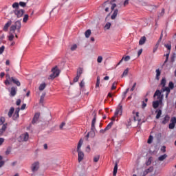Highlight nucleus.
I'll return each instance as SVG.
<instances>
[{"label":"nucleus","mask_w":176,"mask_h":176,"mask_svg":"<svg viewBox=\"0 0 176 176\" xmlns=\"http://www.w3.org/2000/svg\"><path fill=\"white\" fill-rule=\"evenodd\" d=\"M19 112H20V108H18V109H16V111H15L14 115H16V118H19Z\"/></svg>","instance_id":"13d9d810"},{"label":"nucleus","mask_w":176,"mask_h":176,"mask_svg":"<svg viewBox=\"0 0 176 176\" xmlns=\"http://www.w3.org/2000/svg\"><path fill=\"white\" fill-rule=\"evenodd\" d=\"M17 94V87H12L10 91V97H14Z\"/></svg>","instance_id":"9b49d317"},{"label":"nucleus","mask_w":176,"mask_h":176,"mask_svg":"<svg viewBox=\"0 0 176 176\" xmlns=\"http://www.w3.org/2000/svg\"><path fill=\"white\" fill-rule=\"evenodd\" d=\"M166 159H167V154H164L158 157L159 162H163Z\"/></svg>","instance_id":"bb28decb"},{"label":"nucleus","mask_w":176,"mask_h":176,"mask_svg":"<svg viewBox=\"0 0 176 176\" xmlns=\"http://www.w3.org/2000/svg\"><path fill=\"white\" fill-rule=\"evenodd\" d=\"M4 83L6 86H8V85L12 84V80H10V79L6 78V80L4 81Z\"/></svg>","instance_id":"79ce46f5"},{"label":"nucleus","mask_w":176,"mask_h":176,"mask_svg":"<svg viewBox=\"0 0 176 176\" xmlns=\"http://www.w3.org/2000/svg\"><path fill=\"white\" fill-rule=\"evenodd\" d=\"M63 126H65V122H62V123L60 124V125L59 126V129H60V130H63Z\"/></svg>","instance_id":"e2e57ef3"},{"label":"nucleus","mask_w":176,"mask_h":176,"mask_svg":"<svg viewBox=\"0 0 176 176\" xmlns=\"http://www.w3.org/2000/svg\"><path fill=\"white\" fill-rule=\"evenodd\" d=\"M116 174H118V163L115 164L113 175L116 176Z\"/></svg>","instance_id":"cd10ccee"},{"label":"nucleus","mask_w":176,"mask_h":176,"mask_svg":"<svg viewBox=\"0 0 176 176\" xmlns=\"http://www.w3.org/2000/svg\"><path fill=\"white\" fill-rule=\"evenodd\" d=\"M98 63H102V56H99L97 59Z\"/></svg>","instance_id":"4d7b16f0"},{"label":"nucleus","mask_w":176,"mask_h":176,"mask_svg":"<svg viewBox=\"0 0 176 176\" xmlns=\"http://www.w3.org/2000/svg\"><path fill=\"white\" fill-rule=\"evenodd\" d=\"M97 87H100V77H99V76H97V80H96V89H97Z\"/></svg>","instance_id":"e433bc0d"},{"label":"nucleus","mask_w":176,"mask_h":176,"mask_svg":"<svg viewBox=\"0 0 176 176\" xmlns=\"http://www.w3.org/2000/svg\"><path fill=\"white\" fill-rule=\"evenodd\" d=\"M118 13H119V10L118 9L114 10L113 13L111 16V20H115V19H116L118 16Z\"/></svg>","instance_id":"a211bd4d"},{"label":"nucleus","mask_w":176,"mask_h":176,"mask_svg":"<svg viewBox=\"0 0 176 176\" xmlns=\"http://www.w3.org/2000/svg\"><path fill=\"white\" fill-rule=\"evenodd\" d=\"M45 87H46V83H43L40 85L38 89L40 90V91H42L45 90Z\"/></svg>","instance_id":"7c9ffc66"},{"label":"nucleus","mask_w":176,"mask_h":176,"mask_svg":"<svg viewBox=\"0 0 176 176\" xmlns=\"http://www.w3.org/2000/svg\"><path fill=\"white\" fill-rule=\"evenodd\" d=\"M174 89V82L173 81H170L168 83V87L165 88H162V91H166L165 98H168V94L171 93V90Z\"/></svg>","instance_id":"39448f33"},{"label":"nucleus","mask_w":176,"mask_h":176,"mask_svg":"<svg viewBox=\"0 0 176 176\" xmlns=\"http://www.w3.org/2000/svg\"><path fill=\"white\" fill-rule=\"evenodd\" d=\"M170 53H171V52L166 51V54L164 55V57H166V60H164L162 67H164V65H166V64L167 63V61H168V57H170Z\"/></svg>","instance_id":"2eb2a0df"},{"label":"nucleus","mask_w":176,"mask_h":176,"mask_svg":"<svg viewBox=\"0 0 176 176\" xmlns=\"http://www.w3.org/2000/svg\"><path fill=\"white\" fill-rule=\"evenodd\" d=\"M83 144V140H82V139H80L78 143V146H77V151H81L80 148H82V145Z\"/></svg>","instance_id":"a878e982"},{"label":"nucleus","mask_w":176,"mask_h":176,"mask_svg":"<svg viewBox=\"0 0 176 176\" xmlns=\"http://www.w3.org/2000/svg\"><path fill=\"white\" fill-rule=\"evenodd\" d=\"M175 57H176V54L175 53H173L170 57V63H174V61H175Z\"/></svg>","instance_id":"4c0bfd02"},{"label":"nucleus","mask_w":176,"mask_h":176,"mask_svg":"<svg viewBox=\"0 0 176 176\" xmlns=\"http://www.w3.org/2000/svg\"><path fill=\"white\" fill-rule=\"evenodd\" d=\"M82 74H83V68L80 67V68L77 70V76H80Z\"/></svg>","instance_id":"2f4dec72"},{"label":"nucleus","mask_w":176,"mask_h":176,"mask_svg":"<svg viewBox=\"0 0 176 176\" xmlns=\"http://www.w3.org/2000/svg\"><path fill=\"white\" fill-rule=\"evenodd\" d=\"M127 75H129V68H126L122 73V78H123L124 76H127Z\"/></svg>","instance_id":"72a5a7b5"},{"label":"nucleus","mask_w":176,"mask_h":176,"mask_svg":"<svg viewBox=\"0 0 176 176\" xmlns=\"http://www.w3.org/2000/svg\"><path fill=\"white\" fill-rule=\"evenodd\" d=\"M127 5H129V0H125L124 1V6H127Z\"/></svg>","instance_id":"774afa93"},{"label":"nucleus","mask_w":176,"mask_h":176,"mask_svg":"<svg viewBox=\"0 0 176 176\" xmlns=\"http://www.w3.org/2000/svg\"><path fill=\"white\" fill-rule=\"evenodd\" d=\"M102 8H104L106 12H109V8H111V11H113L116 8V3H112L111 1H107L102 4Z\"/></svg>","instance_id":"20e7f679"},{"label":"nucleus","mask_w":176,"mask_h":176,"mask_svg":"<svg viewBox=\"0 0 176 176\" xmlns=\"http://www.w3.org/2000/svg\"><path fill=\"white\" fill-rule=\"evenodd\" d=\"M85 38H90V35H91V30L90 29L87 30L85 32Z\"/></svg>","instance_id":"c85d7f7f"},{"label":"nucleus","mask_w":176,"mask_h":176,"mask_svg":"<svg viewBox=\"0 0 176 176\" xmlns=\"http://www.w3.org/2000/svg\"><path fill=\"white\" fill-rule=\"evenodd\" d=\"M79 78H80V76H76L74 78V82L76 83V82H78V80H79Z\"/></svg>","instance_id":"5fc2aeb1"},{"label":"nucleus","mask_w":176,"mask_h":176,"mask_svg":"<svg viewBox=\"0 0 176 176\" xmlns=\"http://www.w3.org/2000/svg\"><path fill=\"white\" fill-rule=\"evenodd\" d=\"M112 126H113V122H111L108 124V125L105 127L106 130H109L111 129V127H112Z\"/></svg>","instance_id":"c9c22d12"},{"label":"nucleus","mask_w":176,"mask_h":176,"mask_svg":"<svg viewBox=\"0 0 176 176\" xmlns=\"http://www.w3.org/2000/svg\"><path fill=\"white\" fill-rule=\"evenodd\" d=\"M155 72H156L155 79L156 80H159V79H160V75L162 74V72H160V69H157L155 70Z\"/></svg>","instance_id":"4be33fe9"},{"label":"nucleus","mask_w":176,"mask_h":176,"mask_svg":"<svg viewBox=\"0 0 176 176\" xmlns=\"http://www.w3.org/2000/svg\"><path fill=\"white\" fill-rule=\"evenodd\" d=\"M152 141H153V136L152 135H150L149 136V138L148 139V144H152Z\"/></svg>","instance_id":"a18cd8bd"},{"label":"nucleus","mask_w":176,"mask_h":176,"mask_svg":"<svg viewBox=\"0 0 176 176\" xmlns=\"http://www.w3.org/2000/svg\"><path fill=\"white\" fill-rule=\"evenodd\" d=\"M160 99H159V100H157V101H154L153 102V107L156 109V108H159V105L160 104Z\"/></svg>","instance_id":"412c9836"},{"label":"nucleus","mask_w":176,"mask_h":176,"mask_svg":"<svg viewBox=\"0 0 176 176\" xmlns=\"http://www.w3.org/2000/svg\"><path fill=\"white\" fill-rule=\"evenodd\" d=\"M145 42H146V37H145V36H144L140 38V39L139 41V45H144Z\"/></svg>","instance_id":"aec40b11"},{"label":"nucleus","mask_w":176,"mask_h":176,"mask_svg":"<svg viewBox=\"0 0 176 176\" xmlns=\"http://www.w3.org/2000/svg\"><path fill=\"white\" fill-rule=\"evenodd\" d=\"M100 155H95V156L94 157V163L98 162V160H100Z\"/></svg>","instance_id":"473e14b6"},{"label":"nucleus","mask_w":176,"mask_h":176,"mask_svg":"<svg viewBox=\"0 0 176 176\" xmlns=\"http://www.w3.org/2000/svg\"><path fill=\"white\" fill-rule=\"evenodd\" d=\"M124 61H129L130 60V56H126L125 57H123Z\"/></svg>","instance_id":"680f3d73"},{"label":"nucleus","mask_w":176,"mask_h":176,"mask_svg":"<svg viewBox=\"0 0 176 176\" xmlns=\"http://www.w3.org/2000/svg\"><path fill=\"white\" fill-rule=\"evenodd\" d=\"M10 25H12V21H8L4 25L3 30V31H8V30H9V27H10Z\"/></svg>","instance_id":"f3484780"},{"label":"nucleus","mask_w":176,"mask_h":176,"mask_svg":"<svg viewBox=\"0 0 176 176\" xmlns=\"http://www.w3.org/2000/svg\"><path fill=\"white\" fill-rule=\"evenodd\" d=\"M126 95H127L126 92H123L122 95V100H124V98H126Z\"/></svg>","instance_id":"69168bd1"},{"label":"nucleus","mask_w":176,"mask_h":176,"mask_svg":"<svg viewBox=\"0 0 176 176\" xmlns=\"http://www.w3.org/2000/svg\"><path fill=\"white\" fill-rule=\"evenodd\" d=\"M13 112H14V107H11L8 113L9 118H12V116L13 115Z\"/></svg>","instance_id":"c756f323"},{"label":"nucleus","mask_w":176,"mask_h":176,"mask_svg":"<svg viewBox=\"0 0 176 176\" xmlns=\"http://www.w3.org/2000/svg\"><path fill=\"white\" fill-rule=\"evenodd\" d=\"M3 123H5V118H4V117H1L0 118V126H2V124H3Z\"/></svg>","instance_id":"09e8293b"},{"label":"nucleus","mask_w":176,"mask_h":176,"mask_svg":"<svg viewBox=\"0 0 176 176\" xmlns=\"http://www.w3.org/2000/svg\"><path fill=\"white\" fill-rule=\"evenodd\" d=\"M39 162H34L31 166V170L32 173H36V171H38L39 170Z\"/></svg>","instance_id":"1a4fd4ad"},{"label":"nucleus","mask_w":176,"mask_h":176,"mask_svg":"<svg viewBox=\"0 0 176 176\" xmlns=\"http://www.w3.org/2000/svg\"><path fill=\"white\" fill-rule=\"evenodd\" d=\"M116 82H113L111 87V90H115L116 89Z\"/></svg>","instance_id":"0e129e2a"},{"label":"nucleus","mask_w":176,"mask_h":176,"mask_svg":"<svg viewBox=\"0 0 176 176\" xmlns=\"http://www.w3.org/2000/svg\"><path fill=\"white\" fill-rule=\"evenodd\" d=\"M16 105H20V104H21V99H18L16 102Z\"/></svg>","instance_id":"338daca9"},{"label":"nucleus","mask_w":176,"mask_h":176,"mask_svg":"<svg viewBox=\"0 0 176 176\" xmlns=\"http://www.w3.org/2000/svg\"><path fill=\"white\" fill-rule=\"evenodd\" d=\"M21 138H22V141L27 142L28 141V138H30V135L28 134V132H26L21 135Z\"/></svg>","instance_id":"4468645a"},{"label":"nucleus","mask_w":176,"mask_h":176,"mask_svg":"<svg viewBox=\"0 0 176 176\" xmlns=\"http://www.w3.org/2000/svg\"><path fill=\"white\" fill-rule=\"evenodd\" d=\"M45 96H46V94H45V93L42 94L41 98H40V104H43V101L45 100Z\"/></svg>","instance_id":"f704fd0d"},{"label":"nucleus","mask_w":176,"mask_h":176,"mask_svg":"<svg viewBox=\"0 0 176 176\" xmlns=\"http://www.w3.org/2000/svg\"><path fill=\"white\" fill-rule=\"evenodd\" d=\"M157 9V6L154 5H151L147 7V10L149 12H153V10H156Z\"/></svg>","instance_id":"6ab92c4d"},{"label":"nucleus","mask_w":176,"mask_h":176,"mask_svg":"<svg viewBox=\"0 0 176 176\" xmlns=\"http://www.w3.org/2000/svg\"><path fill=\"white\" fill-rule=\"evenodd\" d=\"M166 83H167V80H166L165 77L162 78L160 85L162 86V89H165L166 87Z\"/></svg>","instance_id":"5701e85b"},{"label":"nucleus","mask_w":176,"mask_h":176,"mask_svg":"<svg viewBox=\"0 0 176 176\" xmlns=\"http://www.w3.org/2000/svg\"><path fill=\"white\" fill-rule=\"evenodd\" d=\"M19 6H21L22 8H25L27 6V3L20 1L19 3Z\"/></svg>","instance_id":"58836bf2"},{"label":"nucleus","mask_w":176,"mask_h":176,"mask_svg":"<svg viewBox=\"0 0 176 176\" xmlns=\"http://www.w3.org/2000/svg\"><path fill=\"white\" fill-rule=\"evenodd\" d=\"M111 28V23L108 22L106 23V25H104V29L105 30H109Z\"/></svg>","instance_id":"37998d69"},{"label":"nucleus","mask_w":176,"mask_h":176,"mask_svg":"<svg viewBox=\"0 0 176 176\" xmlns=\"http://www.w3.org/2000/svg\"><path fill=\"white\" fill-rule=\"evenodd\" d=\"M174 127H175V124L170 122L169 124V129H170L171 130H173V129H174Z\"/></svg>","instance_id":"3c124183"},{"label":"nucleus","mask_w":176,"mask_h":176,"mask_svg":"<svg viewBox=\"0 0 176 176\" xmlns=\"http://www.w3.org/2000/svg\"><path fill=\"white\" fill-rule=\"evenodd\" d=\"M170 121V116L168 115H166L162 120V124H167L168 122Z\"/></svg>","instance_id":"dca6fc26"},{"label":"nucleus","mask_w":176,"mask_h":176,"mask_svg":"<svg viewBox=\"0 0 176 176\" xmlns=\"http://www.w3.org/2000/svg\"><path fill=\"white\" fill-rule=\"evenodd\" d=\"M96 122H97V114H94V118L91 122V131L89 132L91 138L96 137Z\"/></svg>","instance_id":"7ed1b4c3"},{"label":"nucleus","mask_w":176,"mask_h":176,"mask_svg":"<svg viewBox=\"0 0 176 176\" xmlns=\"http://www.w3.org/2000/svg\"><path fill=\"white\" fill-rule=\"evenodd\" d=\"M164 46L167 49V52H171V41H169L168 43L164 44Z\"/></svg>","instance_id":"b1692460"},{"label":"nucleus","mask_w":176,"mask_h":176,"mask_svg":"<svg viewBox=\"0 0 176 176\" xmlns=\"http://www.w3.org/2000/svg\"><path fill=\"white\" fill-rule=\"evenodd\" d=\"M162 93H164V91H162L159 89H157L154 94V97H157V99L160 100V102H162L163 100V95H162Z\"/></svg>","instance_id":"6e6552de"},{"label":"nucleus","mask_w":176,"mask_h":176,"mask_svg":"<svg viewBox=\"0 0 176 176\" xmlns=\"http://www.w3.org/2000/svg\"><path fill=\"white\" fill-rule=\"evenodd\" d=\"M122 111H123V107L122 106L121 104H119L118 107H117V109L114 113V116L112 118V120L113 122H115V120H116V116H118V115H119V113L120 115H122Z\"/></svg>","instance_id":"0eeeda50"},{"label":"nucleus","mask_w":176,"mask_h":176,"mask_svg":"<svg viewBox=\"0 0 176 176\" xmlns=\"http://www.w3.org/2000/svg\"><path fill=\"white\" fill-rule=\"evenodd\" d=\"M13 9H15L13 12L18 19L23 17L24 14V10H19V3L15 2L12 4Z\"/></svg>","instance_id":"f03ea898"},{"label":"nucleus","mask_w":176,"mask_h":176,"mask_svg":"<svg viewBox=\"0 0 176 176\" xmlns=\"http://www.w3.org/2000/svg\"><path fill=\"white\" fill-rule=\"evenodd\" d=\"M20 28H21V21H16L14 25H12L10 28V35L8 36V41L12 42L13 39H14V34L16 30H17L18 32H20Z\"/></svg>","instance_id":"f257e3e1"},{"label":"nucleus","mask_w":176,"mask_h":176,"mask_svg":"<svg viewBox=\"0 0 176 176\" xmlns=\"http://www.w3.org/2000/svg\"><path fill=\"white\" fill-rule=\"evenodd\" d=\"M10 152H12V148L11 147H8L7 148V150L6 151V155H10Z\"/></svg>","instance_id":"de8ad7c7"},{"label":"nucleus","mask_w":176,"mask_h":176,"mask_svg":"<svg viewBox=\"0 0 176 176\" xmlns=\"http://www.w3.org/2000/svg\"><path fill=\"white\" fill-rule=\"evenodd\" d=\"M10 80H11V83H13L14 85H16L17 86H21V83L20 82L19 79H17L16 77H11Z\"/></svg>","instance_id":"ddd939ff"},{"label":"nucleus","mask_w":176,"mask_h":176,"mask_svg":"<svg viewBox=\"0 0 176 176\" xmlns=\"http://www.w3.org/2000/svg\"><path fill=\"white\" fill-rule=\"evenodd\" d=\"M41 116L40 113H36L33 117L32 123V124H36V123H38V120H39V118Z\"/></svg>","instance_id":"9d476101"},{"label":"nucleus","mask_w":176,"mask_h":176,"mask_svg":"<svg viewBox=\"0 0 176 176\" xmlns=\"http://www.w3.org/2000/svg\"><path fill=\"white\" fill-rule=\"evenodd\" d=\"M7 129H8V123L3 124L1 127L2 131L5 132L6 131Z\"/></svg>","instance_id":"a19ab883"},{"label":"nucleus","mask_w":176,"mask_h":176,"mask_svg":"<svg viewBox=\"0 0 176 176\" xmlns=\"http://www.w3.org/2000/svg\"><path fill=\"white\" fill-rule=\"evenodd\" d=\"M77 152L78 163H80V162H82V160H83V158L85 157V153H83L82 151H78Z\"/></svg>","instance_id":"f8f14e48"},{"label":"nucleus","mask_w":176,"mask_h":176,"mask_svg":"<svg viewBox=\"0 0 176 176\" xmlns=\"http://www.w3.org/2000/svg\"><path fill=\"white\" fill-rule=\"evenodd\" d=\"M171 123H173V124H176V118L175 117H173L170 120Z\"/></svg>","instance_id":"6e6d98bb"},{"label":"nucleus","mask_w":176,"mask_h":176,"mask_svg":"<svg viewBox=\"0 0 176 176\" xmlns=\"http://www.w3.org/2000/svg\"><path fill=\"white\" fill-rule=\"evenodd\" d=\"M158 47H159V45L155 44V47L153 48V53H155L157 50Z\"/></svg>","instance_id":"052dcab7"},{"label":"nucleus","mask_w":176,"mask_h":176,"mask_svg":"<svg viewBox=\"0 0 176 176\" xmlns=\"http://www.w3.org/2000/svg\"><path fill=\"white\" fill-rule=\"evenodd\" d=\"M160 151H161V152H162V153H165V152H166V146H162L161 147Z\"/></svg>","instance_id":"864d4df0"},{"label":"nucleus","mask_w":176,"mask_h":176,"mask_svg":"<svg viewBox=\"0 0 176 176\" xmlns=\"http://www.w3.org/2000/svg\"><path fill=\"white\" fill-rule=\"evenodd\" d=\"M52 74H51L50 75L49 79H54L56 78H57V76H58V75H60V72H61V71H60V69H58V67L55 66L54 67H53L52 69Z\"/></svg>","instance_id":"423d86ee"},{"label":"nucleus","mask_w":176,"mask_h":176,"mask_svg":"<svg viewBox=\"0 0 176 176\" xmlns=\"http://www.w3.org/2000/svg\"><path fill=\"white\" fill-rule=\"evenodd\" d=\"M77 48H78V45L76 44H74L71 47L70 49H71L72 52H74V51L76 50Z\"/></svg>","instance_id":"c03bdc74"},{"label":"nucleus","mask_w":176,"mask_h":176,"mask_svg":"<svg viewBox=\"0 0 176 176\" xmlns=\"http://www.w3.org/2000/svg\"><path fill=\"white\" fill-rule=\"evenodd\" d=\"M155 113H157L155 118L160 119V117L162 116V109H157Z\"/></svg>","instance_id":"393cba45"},{"label":"nucleus","mask_w":176,"mask_h":176,"mask_svg":"<svg viewBox=\"0 0 176 176\" xmlns=\"http://www.w3.org/2000/svg\"><path fill=\"white\" fill-rule=\"evenodd\" d=\"M135 86H137V82H134L133 85L132 86V87L131 88V91H134V90L135 89Z\"/></svg>","instance_id":"603ef678"},{"label":"nucleus","mask_w":176,"mask_h":176,"mask_svg":"<svg viewBox=\"0 0 176 176\" xmlns=\"http://www.w3.org/2000/svg\"><path fill=\"white\" fill-rule=\"evenodd\" d=\"M151 163H152V159L148 158V161L146 162V166H150Z\"/></svg>","instance_id":"bf43d9fd"},{"label":"nucleus","mask_w":176,"mask_h":176,"mask_svg":"<svg viewBox=\"0 0 176 176\" xmlns=\"http://www.w3.org/2000/svg\"><path fill=\"white\" fill-rule=\"evenodd\" d=\"M28 14H25L23 19V23H27V21H28Z\"/></svg>","instance_id":"ea45409f"},{"label":"nucleus","mask_w":176,"mask_h":176,"mask_svg":"<svg viewBox=\"0 0 176 176\" xmlns=\"http://www.w3.org/2000/svg\"><path fill=\"white\" fill-rule=\"evenodd\" d=\"M146 172L149 174V173H152L153 171V166H150L148 168L146 169Z\"/></svg>","instance_id":"49530a36"},{"label":"nucleus","mask_w":176,"mask_h":176,"mask_svg":"<svg viewBox=\"0 0 176 176\" xmlns=\"http://www.w3.org/2000/svg\"><path fill=\"white\" fill-rule=\"evenodd\" d=\"M3 52H5V45H2L0 47V54H2L3 53Z\"/></svg>","instance_id":"8fccbe9b"}]
</instances>
